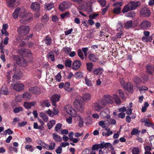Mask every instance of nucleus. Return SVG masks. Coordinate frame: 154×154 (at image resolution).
Listing matches in <instances>:
<instances>
[{
    "mask_svg": "<svg viewBox=\"0 0 154 154\" xmlns=\"http://www.w3.org/2000/svg\"><path fill=\"white\" fill-rule=\"evenodd\" d=\"M53 137L56 142H60L62 140V138L61 136L58 135L57 133H54L52 134Z\"/></svg>",
    "mask_w": 154,
    "mask_h": 154,
    "instance_id": "nucleus-20",
    "label": "nucleus"
},
{
    "mask_svg": "<svg viewBox=\"0 0 154 154\" xmlns=\"http://www.w3.org/2000/svg\"><path fill=\"white\" fill-rule=\"evenodd\" d=\"M47 57L48 58L50 59L52 61L54 60V54L53 52H49L48 54Z\"/></svg>",
    "mask_w": 154,
    "mask_h": 154,
    "instance_id": "nucleus-32",
    "label": "nucleus"
},
{
    "mask_svg": "<svg viewBox=\"0 0 154 154\" xmlns=\"http://www.w3.org/2000/svg\"><path fill=\"white\" fill-rule=\"evenodd\" d=\"M133 80L135 83H145L147 81L148 78H134Z\"/></svg>",
    "mask_w": 154,
    "mask_h": 154,
    "instance_id": "nucleus-10",
    "label": "nucleus"
},
{
    "mask_svg": "<svg viewBox=\"0 0 154 154\" xmlns=\"http://www.w3.org/2000/svg\"><path fill=\"white\" fill-rule=\"evenodd\" d=\"M119 91L120 97L122 98L123 100H125L126 99V98L125 96V94L123 91L121 90H119Z\"/></svg>",
    "mask_w": 154,
    "mask_h": 154,
    "instance_id": "nucleus-38",
    "label": "nucleus"
},
{
    "mask_svg": "<svg viewBox=\"0 0 154 154\" xmlns=\"http://www.w3.org/2000/svg\"><path fill=\"white\" fill-rule=\"evenodd\" d=\"M89 59L90 60L93 62H95L97 61L98 59L97 56L93 54H91L89 55Z\"/></svg>",
    "mask_w": 154,
    "mask_h": 154,
    "instance_id": "nucleus-22",
    "label": "nucleus"
},
{
    "mask_svg": "<svg viewBox=\"0 0 154 154\" xmlns=\"http://www.w3.org/2000/svg\"><path fill=\"white\" fill-rule=\"evenodd\" d=\"M44 145H45L47 147V148H49V149L51 150H53L55 147L56 144L54 142H52L50 143L49 145L48 144L44 143Z\"/></svg>",
    "mask_w": 154,
    "mask_h": 154,
    "instance_id": "nucleus-26",
    "label": "nucleus"
},
{
    "mask_svg": "<svg viewBox=\"0 0 154 154\" xmlns=\"http://www.w3.org/2000/svg\"><path fill=\"white\" fill-rule=\"evenodd\" d=\"M49 19V17L47 14H45L42 18V21L44 23L47 22Z\"/></svg>",
    "mask_w": 154,
    "mask_h": 154,
    "instance_id": "nucleus-44",
    "label": "nucleus"
},
{
    "mask_svg": "<svg viewBox=\"0 0 154 154\" xmlns=\"http://www.w3.org/2000/svg\"><path fill=\"white\" fill-rule=\"evenodd\" d=\"M62 149V146H60L56 149V152L57 154H60L61 153Z\"/></svg>",
    "mask_w": 154,
    "mask_h": 154,
    "instance_id": "nucleus-57",
    "label": "nucleus"
},
{
    "mask_svg": "<svg viewBox=\"0 0 154 154\" xmlns=\"http://www.w3.org/2000/svg\"><path fill=\"white\" fill-rule=\"evenodd\" d=\"M60 96L57 94H54L51 98V100L52 102V105L54 106H57L56 102H58L60 100Z\"/></svg>",
    "mask_w": 154,
    "mask_h": 154,
    "instance_id": "nucleus-13",
    "label": "nucleus"
},
{
    "mask_svg": "<svg viewBox=\"0 0 154 154\" xmlns=\"http://www.w3.org/2000/svg\"><path fill=\"white\" fill-rule=\"evenodd\" d=\"M22 110L23 108L22 107H17L14 109V113H16Z\"/></svg>",
    "mask_w": 154,
    "mask_h": 154,
    "instance_id": "nucleus-59",
    "label": "nucleus"
},
{
    "mask_svg": "<svg viewBox=\"0 0 154 154\" xmlns=\"http://www.w3.org/2000/svg\"><path fill=\"white\" fill-rule=\"evenodd\" d=\"M23 97L26 100L29 99L31 97V94L28 92H26L23 94Z\"/></svg>",
    "mask_w": 154,
    "mask_h": 154,
    "instance_id": "nucleus-35",
    "label": "nucleus"
},
{
    "mask_svg": "<svg viewBox=\"0 0 154 154\" xmlns=\"http://www.w3.org/2000/svg\"><path fill=\"white\" fill-rule=\"evenodd\" d=\"M62 126V124L58 123L57 124L55 127V131L57 132H59V130L61 129Z\"/></svg>",
    "mask_w": 154,
    "mask_h": 154,
    "instance_id": "nucleus-41",
    "label": "nucleus"
},
{
    "mask_svg": "<svg viewBox=\"0 0 154 154\" xmlns=\"http://www.w3.org/2000/svg\"><path fill=\"white\" fill-rule=\"evenodd\" d=\"M29 28L28 26H21L18 28L17 32L18 34L23 36H25L29 33Z\"/></svg>",
    "mask_w": 154,
    "mask_h": 154,
    "instance_id": "nucleus-2",
    "label": "nucleus"
},
{
    "mask_svg": "<svg viewBox=\"0 0 154 154\" xmlns=\"http://www.w3.org/2000/svg\"><path fill=\"white\" fill-rule=\"evenodd\" d=\"M45 9L48 11L51 10L54 7V4L52 2H50L48 3H46L45 5Z\"/></svg>",
    "mask_w": 154,
    "mask_h": 154,
    "instance_id": "nucleus-23",
    "label": "nucleus"
},
{
    "mask_svg": "<svg viewBox=\"0 0 154 154\" xmlns=\"http://www.w3.org/2000/svg\"><path fill=\"white\" fill-rule=\"evenodd\" d=\"M82 63L81 62L78 60H75L72 65V68L73 69H78L81 65Z\"/></svg>",
    "mask_w": 154,
    "mask_h": 154,
    "instance_id": "nucleus-18",
    "label": "nucleus"
},
{
    "mask_svg": "<svg viewBox=\"0 0 154 154\" xmlns=\"http://www.w3.org/2000/svg\"><path fill=\"white\" fill-rule=\"evenodd\" d=\"M132 154H139L140 151L139 149L137 148H134L132 150Z\"/></svg>",
    "mask_w": 154,
    "mask_h": 154,
    "instance_id": "nucleus-55",
    "label": "nucleus"
},
{
    "mask_svg": "<svg viewBox=\"0 0 154 154\" xmlns=\"http://www.w3.org/2000/svg\"><path fill=\"white\" fill-rule=\"evenodd\" d=\"M69 143L68 142L66 143L62 142L60 144L61 146L63 147H65L66 146H69Z\"/></svg>",
    "mask_w": 154,
    "mask_h": 154,
    "instance_id": "nucleus-62",
    "label": "nucleus"
},
{
    "mask_svg": "<svg viewBox=\"0 0 154 154\" xmlns=\"http://www.w3.org/2000/svg\"><path fill=\"white\" fill-rule=\"evenodd\" d=\"M133 26V24L131 20L127 21L125 23L124 27L126 29H128Z\"/></svg>",
    "mask_w": 154,
    "mask_h": 154,
    "instance_id": "nucleus-25",
    "label": "nucleus"
},
{
    "mask_svg": "<svg viewBox=\"0 0 154 154\" xmlns=\"http://www.w3.org/2000/svg\"><path fill=\"white\" fill-rule=\"evenodd\" d=\"M39 115L45 122H47L48 121V117L45 113L40 112Z\"/></svg>",
    "mask_w": 154,
    "mask_h": 154,
    "instance_id": "nucleus-30",
    "label": "nucleus"
},
{
    "mask_svg": "<svg viewBox=\"0 0 154 154\" xmlns=\"http://www.w3.org/2000/svg\"><path fill=\"white\" fill-rule=\"evenodd\" d=\"M19 52L24 56L26 54H29L30 53V51L29 49H21L19 51Z\"/></svg>",
    "mask_w": 154,
    "mask_h": 154,
    "instance_id": "nucleus-24",
    "label": "nucleus"
},
{
    "mask_svg": "<svg viewBox=\"0 0 154 154\" xmlns=\"http://www.w3.org/2000/svg\"><path fill=\"white\" fill-rule=\"evenodd\" d=\"M104 72L103 69L100 67L94 68L93 71V73L96 76L101 75Z\"/></svg>",
    "mask_w": 154,
    "mask_h": 154,
    "instance_id": "nucleus-16",
    "label": "nucleus"
},
{
    "mask_svg": "<svg viewBox=\"0 0 154 154\" xmlns=\"http://www.w3.org/2000/svg\"><path fill=\"white\" fill-rule=\"evenodd\" d=\"M65 110L68 114L71 115L73 117H75L76 115V112L75 109L69 105L67 106L66 107Z\"/></svg>",
    "mask_w": 154,
    "mask_h": 154,
    "instance_id": "nucleus-7",
    "label": "nucleus"
},
{
    "mask_svg": "<svg viewBox=\"0 0 154 154\" xmlns=\"http://www.w3.org/2000/svg\"><path fill=\"white\" fill-rule=\"evenodd\" d=\"M85 81L86 85L89 86H91L92 85V82L90 79H88L87 78H85Z\"/></svg>",
    "mask_w": 154,
    "mask_h": 154,
    "instance_id": "nucleus-48",
    "label": "nucleus"
},
{
    "mask_svg": "<svg viewBox=\"0 0 154 154\" xmlns=\"http://www.w3.org/2000/svg\"><path fill=\"white\" fill-rule=\"evenodd\" d=\"M121 8L120 7H115L113 9V12L115 14H119L121 11Z\"/></svg>",
    "mask_w": 154,
    "mask_h": 154,
    "instance_id": "nucleus-37",
    "label": "nucleus"
},
{
    "mask_svg": "<svg viewBox=\"0 0 154 154\" xmlns=\"http://www.w3.org/2000/svg\"><path fill=\"white\" fill-rule=\"evenodd\" d=\"M104 99L100 100L103 105H105L106 104H112L113 102L112 97L109 95L104 96Z\"/></svg>",
    "mask_w": 154,
    "mask_h": 154,
    "instance_id": "nucleus-5",
    "label": "nucleus"
},
{
    "mask_svg": "<svg viewBox=\"0 0 154 154\" xmlns=\"http://www.w3.org/2000/svg\"><path fill=\"white\" fill-rule=\"evenodd\" d=\"M8 91V88L5 86L3 87L1 91V93L5 95H8L9 94V92Z\"/></svg>",
    "mask_w": 154,
    "mask_h": 154,
    "instance_id": "nucleus-33",
    "label": "nucleus"
},
{
    "mask_svg": "<svg viewBox=\"0 0 154 154\" xmlns=\"http://www.w3.org/2000/svg\"><path fill=\"white\" fill-rule=\"evenodd\" d=\"M24 86L22 84L16 83L13 86L14 89L16 91H21L24 89Z\"/></svg>",
    "mask_w": 154,
    "mask_h": 154,
    "instance_id": "nucleus-11",
    "label": "nucleus"
},
{
    "mask_svg": "<svg viewBox=\"0 0 154 154\" xmlns=\"http://www.w3.org/2000/svg\"><path fill=\"white\" fill-rule=\"evenodd\" d=\"M151 23L146 20H144L141 22L140 26L141 28L147 29L151 26Z\"/></svg>",
    "mask_w": 154,
    "mask_h": 154,
    "instance_id": "nucleus-8",
    "label": "nucleus"
},
{
    "mask_svg": "<svg viewBox=\"0 0 154 154\" xmlns=\"http://www.w3.org/2000/svg\"><path fill=\"white\" fill-rule=\"evenodd\" d=\"M44 41L45 44L49 45L51 44V39L50 37L47 36L46 37Z\"/></svg>",
    "mask_w": 154,
    "mask_h": 154,
    "instance_id": "nucleus-34",
    "label": "nucleus"
},
{
    "mask_svg": "<svg viewBox=\"0 0 154 154\" xmlns=\"http://www.w3.org/2000/svg\"><path fill=\"white\" fill-rule=\"evenodd\" d=\"M78 56L82 59L83 60L84 59V57L83 53L81 49H79L78 50Z\"/></svg>",
    "mask_w": 154,
    "mask_h": 154,
    "instance_id": "nucleus-43",
    "label": "nucleus"
},
{
    "mask_svg": "<svg viewBox=\"0 0 154 154\" xmlns=\"http://www.w3.org/2000/svg\"><path fill=\"white\" fill-rule=\"evenodd\" d=\"M146 69V71L148 73L150 74H152V68L149 65L147 66Z\"/></svg>",
    "mask_w": 154,
    "mask_h": 154,
    "instance_id": "nucleus-46",
    "label": "nucleus"
},
{
    "mask_svg": "<svg viewBox=\"0 0 154 154\" xmlns=\"http://www.w3.org/2000/svg\"><path fill=\"white\" fill-rule=\"evenodd\" d=\"M83 2H84V5H85L87 8H88L89 6H90L92 4L90 0H85V1L84 0Z\"/></svg>",
    "mask_w": 154,
    "mask_h": 154,
    "instance_id": "nucleus-53",
    "label": "nucleus"
},
{
    "mask_svg": "<svg viewBox=\"0 0 154 154\" xmlns=\"http://www.w3.org/2000/svg\"><path fill=\"white\" fill-rule=\"evenodd\" d=\"M140 14L142 16L148 17L150 15V12L147 7L143 8L140 11Z\"/></svg>",
    "mask_w": 154,
    "mask_h": 154,
    "instance_id": "nucleus-6",
    "label": "nucleus"
},
{
    "mask_svg": "<svg viewBox=\"0 0 154 154\" xmlns=\"http://www.w3.org/2000/svg\"><path fill=\"white\" fill-rule=\"evenodd\" d=\"M129 10H131V8L130 4L129 3L126 5L122 9V11L123 13H125L128 12Z\"/></svg>",
    "mask_w": 154,
    "mask_h": 154,
    "instance_id": "nucleus-31",
    "label": "nucleus"
},
{
    "mask_svg": "<svg viewBox=\"0 0 154 154\" xmlns=\"http://www.w3.org/2000/svg\"><path fill=\"white\" fill-rule=\"evenodd\" d=\"M25 148L27 149V150H28V149H29V151L31 152H32L34 150L33 149H32V146L29 145H27L26 146Z\"/></svg>",
    "mask_w": 154,
    "mask_h": 154,
    "instance_id": "nucleus-58",
    "label": "nucleus"
},
{
    "mask_svg": "<svg viewBox=\"0 0 154 154\" xmlns=\"http://www.w3.org/2000/svg\"><path fill=\"white\" fill-rule=\"evenodd\" d=\"M79 126L80 127H82L83 125V119L79 117Z\"/></svg>",
    "mask_w": 154,
    "mask_h": 154,
    "instance_id": "nucleus-60",
    "label": "nucleus"
},
{
    "mask_svg": "<svg viewBox=\"0 0 154 154\" xmlns=\"http://www.w3.org/2000/svg\"><path fill=\"white\" fill-rule=\"evenodd\" d=\"M98 124L100 126H101L103 128L106 127L105 124L103 121H99L98 122Z\"/></svg>",
    "mask_w": 154,
    "mask_h": 154,
    "instance_id": "nucleus-64",
    "label": "nucleus"
},
{
    "mask_svg": "<svg viewBox=\"0 0 154 154\" xmlns=\"http://www.w3.org/2000/svg\"><path fill=\"white\" fill-rule=\"evenodd\" d=\"M113 98L116 103L117 104L121 103V101L119 97L116 94L113 95Z\"/></svg>",
    "mask_w": 154,
    "mask_h": 154,
    "instance_id": "nucleus-27",
    "label": "nucleus"
},
{
    "mask_svg": "<svg viewBox=\"0 0 154 154\" xmlns=\"http://www.w3.org/2000/svg\"><path fill=\"white\" fill-rule=\"evenodd\" d=\"M104 148H107L109 147H110L111 149L113 147L112 145L109 143H105L104 142Z\"/></svg>",
    "mask_w": 154,
    "mask_h": 154,
    "instance_id": "nucleus-52",
    "label": "nucleus"
},
{
    "mask_svg": "<svg viewBox=\"0 0 154 154\" xmlns=\"http://www.w3.org/2000/svg\"><path fill=\"white\" fill-rule=\"evenodd\" d=\"M14 59L15 60H16V63L19 66H21V63L20 62L21 59L19 56H14Z\"/></svg>",
    "mask_w": 154,
    "mask_h": 154,
    "instance_id": "nucleus-36",
    "label": "nucleus"
},
{
    "mask_svg": "<svg viewBox=\"0 0 154 154\" xmlns=\"http://www.w3.org/2000/svg\"><path fill=\"white\" fill-rule=\"evenodd\" d=\"M142 39L143 41H145L146 42H150L152 39V37L151 36L147 37H143Z\"/></svg>",
    "mask_w": 154,
    "mask_h": 154,
    "instance_id": "nucleus-50",
    "label": "nucleus"
},
{
    "mask_svg": "<svg viewBox=\"0 0 154 154\" xmlns=\"http://www.w3.org/2000/svg\"><path fill=\"white\" fill-rule=\"evenodd\" d=\"M56 121L55 120H53L50 121L47 124L48 129H51L53 126L55 124Z\"/></svg>",
    "mask_w": 154,
    "mask_h": 154,
    "instance_id": "nucleus-29",
    "label": "nucleus"
},
{
    "mask_svg": "<svg viewBox=\"0 0 154 154\" xmlns=\"http://www.w3.org/2000/svg\"><path fill=\"white\" fill-rule=\"evenodd\" d=\"M91 95L89 94H84L82 97V98L84 101H89L91 99Z\"/></svg>",
    "mask_w": 154,
    "mask_h": 154,
    "instance_id": "nucleus-28",
    "label": "nucleus"
},
{
    "mask_svg": "<svg viewBox=\"0 0 154 154\" xmlns=\"http://www.w3.org/2000/svg\"><path fill=\"white\" fill-rule=\"evenodd\" d=\"M36 102H32L30 103L25 102L24 103V106L26 108L29 109L31 108L32 106H34L35 105Z\"/></svg>",
    "mask_w": 154,
    "mask_h": 154,
    "instance_id": "nucleus-21",
    "label": "nucleus"
},
{
    "mask_svg": "<svg viewBox=\"0 0 154 154\" xmlns=\"http://www.w3.org/2000/svg\"><path fill=\"white\" fill-rule=\"evenodd\" d=\"M70 85V84L69 82H66L64 86V89L68 92L70 91L71 90L69 88Z\"/></svg>",
    "mask_w": 154,
    "mask_h": 154,
    "instance_id": "nucleus-39",
    "label": "nucleus"
},
{
    "mask_svg": "<svg viewBox=\"0 0 154 154\" xmlns=\"http://www.w3.org/2000/svg\"><path fill=\"white\" fill-rule=\"evenodd\" d=\"M140 1L130 2L129 4L131 8V10H132L135 9L139 5H140Z\"/></svg>",
    "mask_w": 154,
    "mask_h": 154,
    "instance_id": "nucleus-14",
    "label": "nucleus"
},
{
    "mask_svg": "<svg viewBox=\"0 0 154 154\" xmlns=\"http://www.w3.org/2000/svg\"><path fill=\"white\" fill-rule=\"evenodd\" d=\"M135 14V13L134 11H132L126 14L125 15L127 17H132L134 16Z\"/></svg>",
    "mask_w": 154,
    "mask_h": 154,
    "instance_id": "nucleus-51",
    "label": "nucleus"
},
{
    "mask_svg": "<svg viewBox=\"0 0 154 154\" xmlns=\"http://www.w3.org/2000/svg\"><path fill=\"white\" fill-rule=\"evenodd\" d=\"M9 149L10 152H12V151H14L16 153H17L18 151L17 149L15 147H14L12 146H10L9 148Z\"/></svg>",
    "mask_w": 154,
    "mask_h": 154,
    "instance_id": "nucleus-56",
    "label": "nucleus"
},
{
    "mask_svg": "<svg viewBox=\"0 0 154 154\" xmlns=\"http://www.w3.org/2000/svg\"><path fill=\"white\" fill-rule=\"evenodd\" d=\"M109 112V110L107 109H104L101 112V115L104 117H105L107 116Z\"/></svg>",
    "mask_w": 154,
    "mask_h": 154,
    "instance_id": "nucleus-47",
    "label": "nucleus"
},
{
    "mask_svg": "<svg viewBox=\"0 0 154 154\" xmlns=\"http://www.w3.org/2000/svg\"><path fill=\"white\" fill-rule=\"evenodd\" d=\"M6 1L9 8H13L18 5L17 0H6Z\"/></svg>",
    "mask_w": 154,
    "mask_h": 154,
    "instance_id": "nucleus-9",
    "label": "nucleus"
},
{
    "mask_svg": "<svg viewBox=\"0 0 154 154\" xmlns=\"http://www.w3.org/2000/svg\"><path fill=\"white\" fill-rule=\"evenodd\" d=\"M69 15V13L66 12L64 13L61 14V17L62 19H64L65 17H68Z\"/></svg>",
    "mask_w": 154,
    "mask_h": 154,
    "instance_id": "nucleus-54",
    "label": "nucleus"
},
{
    "mask_svg": "<svg viewBox=\"0 0 154 154\" xmlns=\"http://www.w3.org/2000/svg\"><path fill=\"white\" fill-rule=\"evenodd\" d=\"M124 83H122V85L123 87L130 94H132L134 92L133 85L132 84L128 82L126 83L125 82H124Z\"/></svg>",
    "mask_w": 154,
    "mask_h": 154,
    "instance_id": "nucleus-4",
    "label": "nucleus"
},
{
    "mask_svg": "<svg viewBox=\"0 0 154 154\" xmlns=\"http://www.w3.org/2000/svg\"><path fill=\"white\" fill-rule=\"evenodd\" d=\"M18 16L22 18L20 21L23 23L29 22L32 20V18L28 17L27 14L26 13L25 9L23 8H18L15 10L13 14V18L17 19Z\"/></svg>",
    "mask_w": 154,
    "mask_h": 154,
    "instance_id": "nucleus-1",
    "label": "nucleus"
},
{
    "mask_svg": "<svg viewBox=\"0 0 154 154\" xmlns=\"http://www.w3.org/2000/svg\"><path fill=\"white\" fill-rule=\"evenodd\" d=\"M31 7V9L35 12H38L40 11V5L38 2H35L32 3Z\"/></svg>",
    "mask_w": 154,
    "mask_h": 154,
    "instance_id": "nucleus-12",
    "label": "nucleus"
},
{
    "mask_svg": "<svg viewBox=\"0 0 154 154\" xmlns=\"http://www.w3.org/2000/svg\"><path fill=\"white\" fill-rule=\"evenodd\" d=\"M99 102H97L93 104L92 108L94 110L100 112L102 108V106L100 105Z\"/></svg>",
    "mask_w": 154,
    "mask_h": 154,
    "instance_id": "nucleus-15",
    "label": "nucleus"
},
{
    "mask_svg": "<svg viewBox=\"0 0 154 154\" xmlns=\"http://www.w3.org/2000/svg\"><path fill=\"white\" fill-rule=\"evenodd\" d=\"M122 2H115L113 4V5L114 7H120L122 5Z\"/></svg>",
    "mask_w": 154,
    "mask_h": 154,
    "instance_id": "nucleus-49",
    "label": "nucleus"
},
{
    "mask_svg": "<svg viewBox=\"0 0 154 154\" xmlns=\"http://www.w3.org/2000/svg\"><path fill=\"white\" fill-rule=\"evenodd\" d=\"M75 75L76 77H83V73L80 72H77L76 73Z\"/></svg>",
    "mask_w": 154,
    "mask_h": 154,
    "instance_id": "nucleus-63",
    "label": "nucleus"
},
{
    "mask_svg": "<svg viewBox=\"0 0 154 154\" xmlns=\"http://www.w3.org/2000/svg\"><path fill=\"white\" fill-rule=\"evenodd\" d=\"M113 134V132L112 131H110V132H105L103 131L102 132V134L103 136L105 137H108L109 136L111 135H112Z\"/></svg>",
    "mask_w": 154,
    "mask_h": 154,
    "instance_id": "nucleus-45",
    "label": "nucleus"
},
{
    "mask_svg": "<svg viewBox=\"0 0 154 154\" xmlns=\"http://www.w3.org/2000/svg\"><path fill=\"white\" fill-rule=\"evenodd\" d=\"M73 31V29L72 28H71L69 30H67L66 31H65V34L66 35H69L72 33V32Z\"/></svg>",
    "mask_w": 154,
    "mask_h": 154,
    "instance_id": "nucleus-61",
    "label": "nucleus"
},
{
    "mask_svg": "<svg viewBox=\"0 0 154 154\" xmlns=\"http://www.w3.org/2000/svg\"><path fill=\"white\" fill-rule=\"evenodd\" d=\"M70 7V5L66 2H64L60 4L59 6V8L62 11L68 9Z\"/></svg>",
    "mask_w": 154,
    "mask_h": 154,
    "instance_id": "nucleus-17",
    "label": "nucleus"
},
{
    "mask_svg": "<svg viewBox=\"0 0 154 154\" xmlns=\"http://www.w3.org/2000/svg\"><path fill=\"white\" fill-rule=\"evenodd\" d=\"M87 69L88 71H91L93 68V64L92 63H87L86 64Z\"/></svg>",
    "mask_w": 154,
    "mask_h": 154,
    "instance_id": "nucleus-42",
    "label": "nucleus"
},
{
    "mask_svg": "<svg viewBox=\"0 0 154 154\" xmlns=\"http://www.w3.org/2000/svg\"><path fill=\"white\" fill-rule=\"evenodd\" d=\"M65 64L66 67H70L71 66L72 62L70 60L67 59L65 61Z\"/></svg>",
    "mask_w": 154,
    "mask_h": 154,
    "instance_id": "nucleus-40",
    "label": "nucleus"
},
{
    "mask_svg": "<svg viewBox=\"0 0 154 154\" xmlns=\"http://www.w3.org/2000/svg\"><path fill=\"white\" fill-rule=\"evenodd\" d=\"M29 90L31 93L35 94H39L41 93L40 89L37 87H31L29 88Z\"/></svg>",
    "mask_w": 154,
    "mask_h": 154,
    "instance_id": "nucleus-19",
    "label": "nucleus"
},
{
    "mask_svg": "<svg viewBox=\"0 0 154 154\" xmlns=\"http://www.w3.org/2000/svg\"><path fill=\"white\" fill-rule=\"evenodd\" d=\"M74 106L80 112H83L84 106L82 101L79 100H75L73 102Z\"/></svg>",
    "mask_w": 154,
    "mask_h": 154,
    "instance_id": "nucleus-3",
    "label": "nucleus"
}]
</instances>
